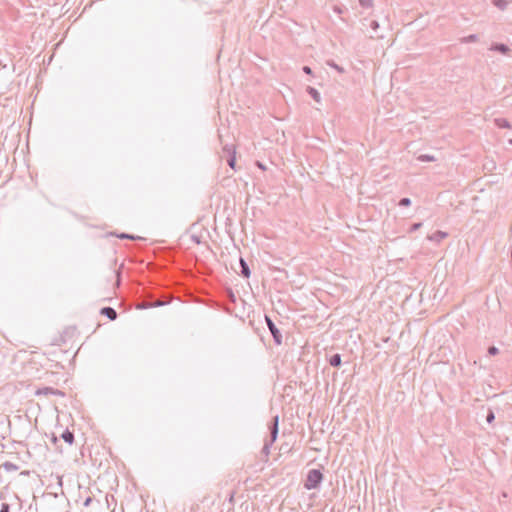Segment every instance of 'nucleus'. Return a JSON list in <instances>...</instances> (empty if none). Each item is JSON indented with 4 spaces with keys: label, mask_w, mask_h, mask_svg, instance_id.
Wrapping results in <instances>:
<instances>
[{
    "label": "nucleus",
    "mask_w": 512,
    "mask_h": 512,
    "mask_svg": "<svg viewBox=\"0 0 512 512\" xmlns=\"http://www.w3.org/2000/svg\"><path fill=\"white\" fill-rule=\"evenodd\" d=\"M342 363V359H341V355L336 353V354H333L330 359H329V364L332 366V367H339Z\"/></svg>",
    "instance_id": "f8f14e48"
},
{
    "label": "nucleus",
    "mask_w": 512,
    "mask_h": 512,
    "mask_svg": "<svg viewBox=\"0 0 512 512\" xmlns=\"http://www.w3.org/2000/svg\"><path fill=\"white\" fill-rule=\"evenodd\" d=\"M119 238H121V239H131V240H134V239H135V237H134V236L129 235V234H126V233H122V234H120V235H119Z\"/></svg>",
    "instance_id": "bb28decb"
},
{
    "label": "nucleus",
    "mask_w": 512,
    "mask_h": 512,
    "mask_svg": "<svg viewBox=\"0 0 512 512\" xmlns=\"http://www.w3.org/2000/svg\"><path fill=\"white\" fill-rule=\"evenodd\" d=\"M498 353H499V350H498V348H497V347H495V346H490V347L488 348V354H489V355H491V356H495V355H497Z\"/></svg>",
    "instance_id": "b1692460"
},
{
    "label": "nucleus",
    "mask_w": 512,
    "mask_h": 512,
    "mask_svg": "<svg viewBox=\"0 0 512 512\" xmlns=\"http://www.w3.org/2000/svg\"><path fill=\"white\" fill-rule=\"evenodd\" d=\"M491 51L499 52L503 55H507L510 52V48L503 43H494L490 46Z\"/></svg>",
    "instance_id": "0eeeda50"
},
{
    "label": "nucleus",
    "mask_w": 512,
    "mask_h": 512,
    "mask_svg": "<svg viewBox=\"0 0 512 512\" xmlns=\"http://www.w3.org/2000/svg\"><path fill=\"white\" fill-rule=\"evenodd\" d=\"M302 70L306 74H311L312 73V70H311V68L309 66H303Z\"/></svg>",
    "instance_id": "cd10ccee"
},
{
    "label": "nucleus",
    "mask_w": 512,
    "mask_h": 512,
    "mask_svg": "<svg viewBox=\"0 0 512 512\" xmlns=\"http://www.w3.org/2000/svg\"><path fill=\"white\" fill-rule=\"evenodd\" d=\"M100 314L103 316H106L109 320L114 321L116 320L118 314L116 310L112 307H103L100 310Z\"/></svg>",
    "instance_id": "423d86ee"
},
{
    "label": "nucleus",
    "mask_w": 512,
    "mask_h": 512,
    "mask_svg": "<svg viewBox=\"0 0 512 512\" xmlns=\"http://www.w3.org/2000/svg\"><path fill=\"white\" fill-rule=\"evenodd\" d=\"M494 123L498 128H511L510 122L505 118H495Z\"/></svg>",
    "instance_id": "9b49d317"
},
{
    "label": "nucleus",
    "mask_w": 512,
    "mask_h": 512,
    "mask_svg": "<svg viewBox=\"0 0 512 512\" xmlns=\"http://www.w3.org/2000/svg\"><path fill=\"white\" fill-rule=\"evenodd\" d=\"M398 205H399V206H402V207H408V206H410V205H411V200H410V198H407V197L402 198V199L399 201Z\"/></svg>",
    "instance_id": "4be33fe9"
},
{
    "label": "nucleus",
    "mask_w": 512,
    "mask_h": 512,
    "mask_svg": "<svg viewBox=\"0 0 512 512\" xmlns=\"http://www.w3.org/2000/svg\"><path fill=\"white\" fill-rule=\"evenodd\" d=\"M61 438L66 442L68 443L69 445H72L73 442H74V434L73 432L69 431L68 429H66L62 434H61Z\"/></svg>",
    "instance_id": "9d476101"
},
{
    "label": "nucleus",
    "mask_w": 512,
    "mask_h": 512,
    "mask_svg": "<svg viewBox=\"0 0 512 512\" xmlns=\"http://www.w3.org/2000/svg\"><path fill=\"white\" fill-rule=\"evenodd\" d=\"M418 160L421 162H432L435 161V157L428 154H422L418 157Z\"/></svg>",
    "instance_id": "dca6fc26"
},
{
    "label": "nucleus",
    "mask_w": 512,
    "mask_h": 512,
    "mask_svg": "<svg viewBox=\"0 0 512 512\" xmlns=\"http://www.w3.org/2000/svg\"><path fill=\"white\" fill-rule=\"evenodd\" d=\"M227 164L232 168V169H235V164H236V156L235 154H231L228 156V159H227Z\"/></svg>",
    "instance_id": "6ab92c4d"
},
{
    "label": "nucleus",
    "mask_w": 512,
    "mask_h": 512,
    "mask_svg": "<svg viewBox=\"0 0 512 512\" xmlns=\"http://www.w3.org/2000/svg\"><path fill=\"white\" fill-rule=\"evenodd\" d=\"M223 152L226 153L228 156L229 155H233V154H236V151H235V147L234 145H228L226 144L224 147H223Z\"/></svg>",
    "instance_id": "f3484780"
},
{
    "label": "nucleus",
    "mask_w": 512,
    "mask_h": 512,
    "mask_svg": "<svg viewBox=\"0 0 512 512\" xmlns=\"http://www.w3.org/2000/svg\"><path fill=\"white\" fill-rule=\"evenodd\" d=\"M233 497H234V492H232V493L230 494V498H229V500H230V501H232V500H233Z\"/></svg>",
    "instance_id": "473e14b6"
},
{
    "label": "nucleus",
    "mask_w": 512,
    "mask_h": 512,
    "mask_svg": "<svg viewBox=\"0 0 512 512\" xmlns=\"http://www.w3.org/2000/svg\"><path fill=\"white\" fill-rule=\"evenodd\" d=\"M477 41H478V35H476V34H470V35L462 37L460 39V42L464 43V44H466V43H474V42H477Z\"/></svg>",
    "instance_id": "2eb2a0df"
},
{
    "label": "nucleus",
    "mask_w": 512,
    "mask_h": 512,
    "mask_svg": "<svg viewBox=\"0 0 512 512\" xmlns=\"http://www.w3.org/2000/svg\"><path fill=\"white\" fill-rule=\"evenodd\" d=\"M35 394L38 395V396H40V395H45V396L46 395L64 396V392H62L61 390L52 388V387L39 388V389L36 390Z\"/></svg>",
    "instance_id": "39448f33"
},
{
    "label": "nucleus",
    "mask_w": 512,
    "mask_h": 512,
    "mask_svg": "<svg viewBox=\"0 0 512 512\" xmlns=\"http://www.w3.org/2000/svg\"><path fill=\"white\" fill-rule=\"evenodd\" d=\"M115 274H116V284L119 286L120 285V271L119 270L115 271Z\"/></svg>",
    "instance_id": "c85d7f7f"
},
{
    "label": "nucleus",
    "mask_w": 512,
    "mask_h": 512,
    "mask_svg": "<svg viewBox=\"0 0 512 512\" xmlns=\"http://www.w3.org/2000/svg\"><path fill=\"white\" fill-rule=\"evenodd\" d=\"M59 484L62 485V478L59 477Z\"/></svg>",
    "instance_id": "f704fd0d"
},
{
    "label": "nucleus",
    "mask_w": 512,
    "mask_h": 512,
    "mask_svg": "<svg viewBox=\"0 0 512 512\" xmlns=\"http://www.w3.org/2000/svg\"><path fill=\"white\" fill-rule=\"evenodd\" d=\"M363 8H372L373 0H358Z\"/></svg>",
    "instance_id": "aec40b11"
},
{
    "label": "nucleus",
    "mask_w": 512,
    "mask_h": 512,
    "mask_svg": "<svg viewBox=\"0 0 512 512\" xmlns=\"http://www.w3.org/2000/svg\"><path fill=\"white\" fill-rule=\"evenodd\" d=\"M495 420V414L492 409H488L486 421L491 424Z\"/></svg>",
    "instance_id": "412c9836"
},
{
    "label": "nucleus",
    "mask_w": 512,
    "mask_h": 512,
    "mask_svg": "<svg viewBox=\"0 0 512 512\" xmlns=\"http://www.w3.org/2000/svg\"><path fill=\"white\" fill-rule=\"evenodd\" d=\"M509 144H511V145H512V139H509Z\"/></svg>",
    "instance_id": "c9c22d12"
},
{
    "label": "nucleus",
    "mask_w": 512,
    "mask_h": 512,
    "mask_svg": "<svg viewBox=\"0 0 512 512\" xmlns=\"http://www.w3.org/2000/svg\"><path fill=\"white\" fill-rule=\"evenodd\" d=\"M422 226V223H414L410 229H409V232H415L416 230H418L420 227Z\"/></svg>",
    "instance_id": "393cba45"
},
{
    "label": "nucleus",
    "mask_w": 512,
    "mask_h": 512,
    "mask_svg": "<svg viewBox=\"0 0 512 512\" xmlns=\"http://www.w3.org/2000/svg\"><path fill=\"white\" fill-rule=\"evenodd\" d=\"M327 64H328L330 67H332V68L336 69V70H337L338 72H340V73H342V72L344 71V70H343V68H342V67H340L339 65H337L334 61H327Z\"/></svg>",
    "instance_id": "5701e85b"
},
{
    "label": "nucleus",
    "mask_w": 512,
    "mask_h": 512,
    "mask_svg": "<svg viewBox=\"0 0 512 512\" xmlns=\"http://www.w3.org/2000/svg\"><path fill=\"white\" fill-rule=\"evenodd\" d=\"M307 92L316 102H320L321 96L317 89H315L314 87L308 86Z\"/></svg>",
    "instance_id": "ddd939ff"
},
{
    "label": "nucleus",
    "mask_w": 512,
    "mask_h": 512,
    "mask_svg": "<svg viewBox=\"0 0 512 512\" xmlns=\"http://www.w3.org/2000/svg\"><path fill=\"white\" fill-rule=\"evenodd\" d=\"M257 165H258L259 168H261L263 170L265 169V167L260 162H257Z\"/></svg>",
    "instance_id": "2f4dec72"
},
{
    "label": "nucleus",
    "mask_w": 512,
    "mask_h": 512,
    "mask_svg": "<svg viewBox=\"0 0 512 512\" xmlns=\"http://www.w3.org/2000/svg\"><path fill=\"white\" fill-rule=\"evenodd\" d=\"M366 22H368V25L372 31L369 36L371 39H383L384 38V35L380 34L378 32L380 25L377 20H369L368 18H364L362 20V25L366 26L367 25Z\"/></svg>",
    "instance_id": "20e7f679"
},
{
    "label": "nucleus",
    "mask_w": 512,
    "mask_h": 512,
    "mask_svg": "<svg viewBox=\"0 0 512 512\" xmlns=\"http://www.w3.org/2000/svg\"><path fill=\"white\" fill-rule=\"evenodd\" d=\"M493 4L501 10H504L507 6V0H493Z\"/></svg>",
    "instance_id": "a211bd4d"
},
{
    "label": "nucleus",
    "mask_w": 512,
    "mask_h": 512,
    "mask_svg": "<svg viewBox=\"0 0 512 512\" xmlns=\"http://www.w3.org/2000/svg\"><path fill=\"white\" fill-rule=\"evenodd\" d=\"M0 512H10V506L7 503H2Z\"/></svg>",
    "instance_id": "a878e982"
},
{
    "label": "nucleus",
    "mask_w": 512,
    "mask_h": 512,
    "mask_svg": "<svg viewBox=\"0 0 512 512\" xmlns=\"http://www.w3.org/2000/svg\"><path fill=\"white\" fill-rule=\"evenodd\" d=\"M239 263H240V267H241V271H240L241 275L245 278H249L251 275V271H250V268H249L247 262L242 257H240Z\"/></svg>",
    "instance_id": "1a4fd4ad"
},
{
    "label": "nucleus",
    "mask_w": 512,
    "mask_h": 512,
    "mask_svg": "<svg viewBox=\"0 0 512 512\" xmlns=\"http://www.w3.org/2000/svg\"><path fill=\"white\" fill-rule=\"evenodd\" d=\"M447 236H448V233L438 230V231L434 232L433 234L429 235L427 238L430 241L439 243L443 239H445Z\"/></svg>",
    "instance_id": "6e6552de"
},
{
    "label": "nucleus",
    "mask_w": 512,
    "mask_h": 512,
    "mask_svg": "<svg viewBox=\"0 0 512 512\" xmlns=\"http://www.w3.org/2000/svg\"><path fill=\"white\" fill-rule=\"evenodd\" d=\"M161 305H163V303L155 302L153 305H151V307H156V306H161Z\"/></svg>",
    "instance_id": "7c9ffc66"
},
{
    "label": "nucleus",
    "mask_w": 512,
    "mask_h": 512,
    "mask_svg": "<svg viewBox=\"0 0 512 512\" xmlns=\"http://www.w3.org/2000/svg\"><path fill=\"white\" fill-rule=\"evenodd\" d=\"M265 322H266L267 327L273 337L275 344L281 345L282 344V334L279 331V329L276 327L273 320L269 316L265 315Z\"/></svg>",
    "instance_id": "7ed1b4c3"
},
{
    "label": "nucleus",
    "mask_w": 512,
    "mask_h": 512,
    "mask_svg": "<svg viewBox=\"0 0 512 512\" xmlns=\"http://www.w3.org/2000/svg\"><path fill=\"white\" fill-rule=\"evenodd\" d=\"M2 467L7 471V472H14V471H17L19 469V466L12 463V462H9V461H6L2 464Z\"/></svg>",
    "instance_id": "4468645a"
},
{
    "label": "nucleus",
    "mask_w": 512,
    "mask_h": 512,
    "mask_svg": "<svg viewBox=\"0 0 512 512\" xmlns=\"http://www.w3.org/2000/svg\"><path fill=\"white\" fill-rule=\"evenodd\" d=\"M92 502V498L91 497H87L86 500L84 501V506L87 507L91 504Z\"/></svg>",
    "instance_id": "c756f323"
},
{
    "label": "nucleus",
    "mask_w": 512,
    "mask_h": 512,
    "mask_svg": "<svg viewBox=\"0 0 512 512\" xmlns=\"http://www.w3.org/2000/svg\"><path fill=\"white\" fill-rule=\"evenodd\" d=\"M52 441H53L54 443H56V442H57V437H56V436H53V437H52Z\"/></svg>",
    "instance_id": "72a5a7b5"
},
{
    "label": "nucleus",
    "mask_w": 512,
    "mask_h": 512,
    "mask_svg": "<svg viewBox=\"0 0 512 512\" xmlns=\"http://www.w3.org/2000/svg\"><path fill=\"white\" fill-rule=\"evenodd\" d=\"M278 425H279V416L276 415L273 417L271 423L269 424L270 430V440H266L264 446L262 448L261 453L267 458L270 454V447L276 441L278 436Z\"/></svg>",
    "instance_id": "f257e3e1"
},
{
    "label": "nucleus",
    "mask_w": 512,
    "mask_h": 512,
    "mask_svg": "<svg viewBox=\"0 0 512 512\" xmlns=\"http://www.w3.org/2000/svg\"><path fill=\"white\" fill-rule=\"evenodd\" d=\"M324 479V475L321 469H311L308 471L306 479L304 481V487L307 490H313L319 488L320 484Z\"/></svg>",
    "instance_id": "f03ea898"
}]
</instances>
